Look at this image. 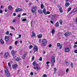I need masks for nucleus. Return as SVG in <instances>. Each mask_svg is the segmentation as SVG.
I'll return each instance as SVG.
<instances>
[{"instance_id":"1","label":"nucleus","mask_w":77,"mask_h":77,"mask_svg":"<svg viewBox=\"0 0 77 77\" xmlns=\"http://www.w3.org/2000/svg\"><path fill=\"white\" fill-rule=\"evenodd\" d=\"M47 43V40L45 39H43V40L42 41V44H43V46H46Z\"/></svg>"},{"instance_id":"2","label":"nucleus","mask_w":77,"mask_h":77,"mask_svg":"<svg viewBox=\"0 0 77 77\" xmlns=\"http://www.w3.org/2000/svg\"><path fill=\"white\" fill-rule=\"evenodd\" d=\"M5 73L6 74V75L7 77L10 76V73L9 72V70L8 69H6L5 71Z\"/></svg>"},{"instance_id":"3","label":"nucleus","mask_w":77,"mask_h":77,"mask_svg":"<svg viewBox=\"0 0 77 77\" xmlns=\"http://www.w3.org/2000/svg\"><path fill=\"white\" fill-rule=\"evenodd\" d=\"M36 8H37V7L36 6L33 7L31 10V12L32 13H35V11H36Z\"/></svg>"},{"instance_id":"4","label":"nucleus","mask_w":77,"mask_h":77,"mask_svg":"<svg viewBox=\"0 0 77 77\" xmlns=\"http://www.w3.org/2000/svg\"><path fill=\"white\" fill-rule=\"evenodd\" d=\"M43 12L44 14L45 15H47V14H50V11H47L46 13V9L45 8H44L43 10Z\"/></svg>"},{"instance_id":"5","label":"nucleus","mask_w":77,"mask_h":77,"mask_svg":"<svg viewBox=\"0 0 77 77\" xmlns=\"http://www.w3.org/2000/svg\"><path fill=\"white\" fill-rule=\"evenodd\" d=\"M23 11V9L18 8L15 9V12H20V11Z\"/></svg>"},{"instance_id":"6","label":"nucleus","mask_w":77,"mask_h":77,"mask_svg":"<svg viewBox=\"0 0 77 77\" xmlns=\"http://www.w3.org/2000/svg\"><path fill=\"white\" fill-rule=\"evenodd\" d=\"M51 62L52 63H54L55 62V57H52Z\"/></svg>"},{"instance_id":"7","label":"nucleus","mask_w":77,"mask_h":77,"mask_svg":"<svg viewBox=\"0 0 77 77\" xmlns=\"http://www.w3.org/2000/svg\"><path fill=\"white\" fill-rule=\"evenodd\" d=\"M9 53H5L4 56L5 58L7 59V58H8V56H9Z\"/></svg>"},{"instance_id":"8","label":"nucleus","mask_w":77,"mask_h":77,"mask_svg":"<svg viewBox=\"0 0 77 77\" xmlns=\"http://www.w3.org/2000/svg\"><path fill=\"white\" fill-rule=\"evenodd\" d=\"M70 35H71V33L69 32L66 33L64 34V35L65 36H69Z\"/></svg>"},{"instance_id":"9","label":"nucleus","mask_w":77,"mask_h":77,"mask_svg":"<svg viewBox=\"0 0 77 77\" xmlns=\"http://www.w3.org/2000/svg\"><path fill=\"white\" fill-rule=\"evenodd\" d=\"M17 51H15L14 50H13L11 51V53L12 54V55L14 56V55H15L16 54V53H17Z\"/></svg>"},{"instance_id":"10","label":"nucleus","mask_w":77,"mask_h":77,"mask_svg":"<svg viewBox=\"0 0 77 77\" xmlns=\"http://www.w3.org/2000/svg\"><path fill=\"white\" fill-rule=\"evenodd\" d=\"M69 48H66L65 49V52H69Z\"/></svg>"},{"instance_id":"11","label":"nucleus","mask_w":77,"mask_h":77,"mask_svg":"<svg viewBox=\"0 0 77 77\" xmlns=\"http://www.w3.org/2000/svg\"><path fill=\"white\" fill-rule=\"evenodd\" d=\"M34 50L35 51H38V47L36 46H35Z\"/></svg>"},{"instance_id":"12","label":"nucleus","mask_w":77,"mask_h":77,"mask_svg":"<svg viewBox=\"0 0 77 77\" xmlns=\"http://www.w3.org/2000/svg\"><path fill=\"white\" fill-rule=\"evenodd\" d=\"M5 39L6 41H9V36H7L5 37Z\"/></svg>"},{"instance_id":"13","label":"nucleus","mask_w":77,"mask_h":77,"mask_svg":"<svg viewBox=\"0 0 77 77\" xmlns=\"http://www.w3.org/2000/svg\"><path fill=\"white\" fill-rule=\"evenodd\" d=\"M38 12L39 14H43V11L42 9L39 10L38 11Z\"/></svg>"},{"instance_id":"14","label":"nucleus","mask_w":77,"mask_h":77,"mask_svg":"<svg viewBox=\"0 0 77 77\" xmlns=\"http://www.w3.org/2000/svg\"><path fill=\"white\" fill-rule=\"evenodd\" d=\"M55 17H56V15L55 14L51 16V19H54V18H55Z\"/></svg>"},{"instance_id":"15","label":"nucleus","mask_w":77,"mask_h":77,"mask_svg":"<svg viewBox=\"0 0 77 77\" xmlns=\"http://www.w3.org/2000/svg\"><path fill=\"white\" fill-rule=\"evenodd\" d=\"M17 67V65L15 64L14 65L12 66V67L13 69H15V68H16Z\"/></svg>"},{"instance_id":"16","label":"nucleus","mask_w":77,"mask_h":77,"mask_svg":"<svg viewBox=\"0 0 77 77\" xmlns=\"http://www.w3.org/2000/svg\"><path fill=\"white\" fill-rule=\"evenodd\" d=\"M59 10L61 13H62V12H63V10H62V7H60L59 9Z\"/></svg>"},{"instance_id":"17","label":"nucleus","mask_w":77,"mask_h":77,"mask_svg":"<svg viewBox=\"0 0 77 77\" xmlns=\"http://www.w3.org/2000/svg\"><path fill=\"white\" fill-rule=\"evenodd\" d=\"M33 69H38V70L40 69L39 68H38V67L37 66V67H33Z\"/></svg>"},{"instance_id":"18","label":"nucleus","mask_w":77,"mask_h":77,"mask_svg":"<svg viewBox=\"0 0 77 77\" xmlns=\"http://www.w3.org/2000/svg\"><path fill=\"white\" fill-rule=\"evenodd\" d=\"M8 7L9 10H12V6L9 5Z\"/></svg>"},{"instance_id":"19","label":"nucleus","mask_w":77,"mask_h":77,"mask_svg":"<svg viewBox=\"0 0 77 77\" xmlns=\"http://www.w3.org/2000/svg\"><path fill=\"white\" fill-rule=\"evenodd\" d=\"M55 27H57L59 26V23L58 22L57 23L55 24Z\"/></svg>"},{"instance_id":"20","label":"nucleus","mask_w":77,"mask_h":77,"mask_svg":"<svg viewBox=\"0 0 77 77\" xmlns=\"http://www.w3.org/2000/svg\"><path fill=\"white\" fill-rule=\"evenodd\" d=\"M0 42H1V44H4V41H3V39H1L0 40Z\"/></svg>"},{"instance_id":"21","label":"nucleus","mask_w":77,"mask_h":77,"mask_svg":"<svg viewBox=\"0 0 77 77\" xmlns=\"http://www.w3.org/2000/svg\"><path fill=\"white\" fill-rule=\"evenodd\" d=\"M70 5V4H69V3L68 2L66 3V6H67V7H68V6H69Z\"/></svg>"},{"instance_id":"22","label":"nucleus","mask_w":77,"mask_h":77,"mask_svg":"<svg viewBox=\"0 0 77 77\" xmlns=\"http://www.w3.org/2000/svg\"><path fill=\"white\" fill-rule=\"evenodd\" d=\"M42 36V34H39L38 36V38H41Z\"/></svg>"},{"instance_id":"23","label":"nucleus","mask_w":77,"mask_h":77,"mask_svg":"<svg viewBox=\"0 0 77 77\" xmlns=\"http://www.w3.org/2000/svg\"><path fill=\"white\" fill-rule=\"evenodd\" d=\"M65 63H66V64L67 65H69V62L66 61H65Z\"/></svg>"},{"instance_id":"24","label":"nucleus","mask_w":77,"mask_h":77,"mask_svg":"<svg viewBox=\"0 0 77 77\" xmlns=\"http://www.w3.org/2000/svg\"><path fill=\"white\" fill-rule=\"evenodd\" d=\"M33 64L34 65V66H36L37 65V64H36V62L34 61L33 63Z\"/></svg>"},{"instance_id":"25","label":"nucleus","mask_w":77,"mask_h":77,"mask_svg":"<svg viewBox=\"0 0 77 77\" xmlns=\"http://www.w3.org/2000/svg\"><path fill=\"white\" fill-rule=\"evenodd\" d=\"M26 56H27V54H24L22 57L24 59L26 57Z\"/></svg>"},{"instance_id":"26","label":"nucleus","mask_w":77,"mask_h":77,"mask_svg":"<svg viewBox=\"0 0 77 77\" xmlns=\"http://www.w3.org/2000/svg\"><path fill=\"white\" fill-rule=\"evenodd\" d=\"M70 65L72 68H73L74 67V64H73V63L72 62L71 63Z\"/></svg>"},{"instance_id":"27","label":"nucleus","mask_w":77,"mask_h":77,"mask_svg":"<svg viewBox=\"0 0 77 77\" xmlns=\"http://www.w3.org/2000/svg\"><path fill=\"white\" fill-rule=\"evenodd\" d=\"M32 34L33 36H34V37H35V32H34L32 31Z\"/></svg>"},{"instance_id":"28","label":"nucleus","mask_w":77,"mask_h":77,"mask_svg":"<svg viewBox=\"0 0 77 77\" xmlns=\"http://www.w3.org/2000/svg\"><path fill=\"white\" fill-rule=\"evenodd\" d=\"M55 30L54 29H53L52 30V32H51V33H52V34H53V33H54V32H55Z\"/></svg>"},{"instance_id":"29","label":"nucleus","mask_w":77,"mask_h":77,"mask_svg":"<svg viewBox=\"0 0 77 77\" xmlns=\"http://www.w3.org/2000/svg\"><path fill=\"white\" fill-rule=\"evenodd\" d=\"M41 9H43L44 8V5H43V4H42L41 5Z\"/></svg>"},{"instance_id":"30","label":"nucleus","mask_w":77,"mask_h":77,"mask_svg":"<svg viewBox=\"0 0 77 77\" xmlns=\"http://www.w3.org/2000/svg\"><path fill=\"white\" fill-rule=\"evenodd\" d=\"M60 23V24H62V20H60L59 21Z\"/></svg>"},{"instance_id":"31","label":"nucleus","mask_w":77,"mask_h":77,"mask_svg":"<svg viewBox=\"0 0 77 77\" xmlns=\"http://www.w3.org/2000/svg\"><path fill=\"white\" fill-rule=\"evenodd\" d=\"M60 43H57V47H59V46H60Z\"/></svg>"},{"instance_id":"32","label":"nucleus","mask_w":77,"mask_h":77,"mask_svg":"<svg viewBox=\"0 0 77 77\" xmlns=\"http://www.w3.org/2000/svg\"><path fill=\"white\" fill-rule=\"evenodd\" d=\"M13 57L15 59L16 58H18V57L14 56V55H13Z\"/></svg>"},{"instance_id":"33","label":"nucleus","mask_w":77,"mask_h":77,"mask_svg":"<svg viewBox=\"0 0 77 77\" xmlns=\"http://www.w3.org/2000/svg\"><path fill=\"white\" fill-rule=\"evenodd\" d=\"M15 60H17V61H19L20 59L18 58H16L15 59Z\"/></svg>"},{"instance_id":"34","label":"nucleus","mask_w":77,"mask_h":77,"mask_svg":"<svg viewBox=\"0 0 77 77\" xmlns=\"http://www.w3.org/2000/svg\"><path fill=\"white\" fill-rule=\"evenodd\" d=\"M42 77H47V75L46 74H44L43 75Z\"/></svg>"},{"instance_id":"35","label":"nucleus","mask_w":77,"mask_h":77,"mask_svg":"<svg viewBox=\"0 0 77 77\" xmlns=\"http://www.w3.org/2000/svg\"><path fill=\"white\" fill-rule=\"evenodd\" d=\"M71 8H69L67 10V11L68 12H69V11H71Z\"/></svg>"},{"instance_id":"36","label":"nucleus","mask_w":77,"mask_h":77,"mask_svg":"<svg viewBox=\"0 0 77 77\" xmlns=\"http://www.w3.org/2000/svg\"><path fill=\"white\" fill-rule=\"evenodd\" d=\"M27 19H26L24 18L23 20H22V21H26Z\"/></svg>"},{"instance_id":"37","label":"nucleus","mask_w":77,"mask_h":77,"mask_svg":"<svg viewBox=\"0 0 77 77\" xmlns=\"http://www.w3.org/2000/svg\"><path fill=\"white\" fill-rule=\"evenodd\" d=\"M33 48V46L32 45H30V46L29 47V49H31L32 48Z\"/></svg>"},{"instance_id":"38","label":"nucleus","mask_w":77,"mask_h":77,"mask_svg":"<svg viewBox=\"0 0 77 77\" xmlns=\"http://www.w3.org/2000/svg\"><path fill=\"white\" fill-rule=\"evenodd\" d=\"M39 60L40 61H42V57H40Z\"/></svg>"},{"instance_id":"39","label":"nucleus","mask_w":77,"mask_h":77,"mask_svg":"<svg viewBox=\"0 0 77 77\" xmlns=\"http://www.w3.org/2000/svg\"><path fill=\"white\" fill-rule=\"evenodd\" d=\"M18 41H15V45H17V42H18Z\"/></svg>"},{"instance_id":"40","label":"nucleus","mask_w":77,"mask_h":77,"mask_svg":"<svg viewBox=\"0 0 77 77\" xmlns=\"http://www.w3.org/2000/svg\"><path fill=\"white\" fill-rule=\"evenodd\" d=\"M69 71V69L68 68H67L66 70V72H68Z\"/></svg>"},{"instance_id":"41","label":"nucleus","mask_w":77,"mask_h":77,"mask_svg":"<svg viewBox=\"0 0 77 77\" xmlns=\"http://www.w3.org/2000/svg\"><path fill=\"white\" fill-rule=\"evenodd\" d=\"M11 29L13 30H15V28L14 27H13V26H11Z\"/></svg>"},{"instance_id":"42","label":"nucleus","mask_w":77,"mask_h":77,"mask_svg":"<svg viewBox=\"0 0 77 77\" xmlns=\"http://www.w3.org/2000/svg\"><path fill=\"white\" fill-rule=\"evenodd\" d=\"M77 47V45H74L73 46V48H76V47Z\"/></svg>"},{"instance_id":"43","label":"nucleus","mask_w":77,"mask_h":77,"mask_svg":"<svg viewBox=\"0 0 77 77\" xmlns=\"http://www.w3.org/2000/svg\"><path fill=\"white\" fill-rule=\"evenodd\" d=\"M9 32L8 31H7L6 32V35H9Z\"/></svg>"},{"instance_id":"44","label":"nucleus","mask_w":77,"mask_h":77,"mask_svg":"<svg viewBox=\"0 0 77 77\" xmlns=\"http://www.w3.org/2000/svg\"><path fill=\"white\" fill-rule=\"evenodd\" d=\"M0 14L3 13V11L2 10H0Z\"/></svg>"},{"instance_id":"45","label":"nucleus","mask_w":77,"mask_h":77,"mask_svg":"<svg viewBox=\"0 0 77 77\" xmlns=\"http://www.w3.org/2000/svg\"><path fill=\"white\" fill-rule=\"evenodd\" d=\"M8 65L9 66V67H11V64L10 63H8Z\"/></svg>"},{"instance_id":"46","label":"nucleus","mask_w":77,"mask_h":77,"mask_svg":"<svg viewBox=\"0 0 77 77\" xmlns=\"http://www.w3.org/2000/svg\"><path fill=\"white\" fill-rule=\"evenodd\" d=\"M30 74L31 75H33V73L32 72H31Z\"/></svg>"},{"instance_id":"47","label":"nucleus","mask_w":77,"mask_h":77,"mask_svg":"<svg viewBox=\"0 0 77 77\" xmlns=\"http://www.w3.org/2000/svg\"><path fill=\"white\" fill-rule=\"evenodd\" d=\"M12 46H10L9 47V49L10 50H12Z\"/></svg>"},{"instance_id":"48","label":"nucleus","mask_w":77,"mask_h":77,"mask_svg":"<svg viewBox=\"0 0 77 77\" xmlns=\"http://www.w3.org/2000/svg\"><path fill=\"white\" fill-rule=\"evenodd\" d=\"M51 46H52L51 44H49L48 45L49 47H50V48L51 47Z\"/></svg>"},{"instance_id":"49","label":"nucleus","mask_w":77,"mask_h":77,"mask_svg":"<svg viewBox=\"0 0 77 77\" xmlns=\"http://www.w3.org/2000/svg\"><path fill=\"white\" fill-rule=\"evenodd\" d=\"M22 15H23V16H24V15H26V13H23L22 14Z\"/></svg>"},{"instance_id":"50","label":"nucleus","mask_w":77,"mask_h":77,"mask_svg":"<svg viewBox=\"0 0 77 77\" xmlns=\"http://www.w3.org/2000/svg\"><path fill=\"white\" fill-rule=\"evenodd\" d=\"M20 15H21V14H18V17L19 18H20V17H21Z\"/></svg>"},{"instance_id":"51","label":"nucleus","mask_w":77,"mask_h":77,"mask_svg":"<svg viewBox=\"0 0 77 77\" xmlns=\"http://www.w3.org/2000/svg\"><path fill=\"white\" fill-rule=\"evenodd\" d=\"M54 63H52V64L51 65V66H54Z\"/></svg>"},{"instance_id":"52","label":"nucleus","mask_w":77,"mask_h":77,"mask_svg":"<svg viewBox=\"0 0 77 77\" xmlns=\"http://www.w3.org/2000/svg\"><path fill=\"white\" fill-rule=\"evenodd\" d=\"M50 63V62L49 61H47L46 62V64H48V63Z\"/></svg>"},{"instance_id":"53","label":"nucleus","mask_w":77,"mask_h":77,"mask_svg":"<svg viewBox=\"0 0 77 77\" xmlns=\"http://www.w3.org/2000/svg\"><path fill=\"white\" fill-rule=\"evenodd\" d=\"M5 12H8V9H5Z\"/></svg>"},{"instance_id":"54","label":"nucleus","mask_w":77,"mask_h":77,"mask_svg":"<svg viewBox=\"0 0 77 77\" xmlns=\"http://www.w3.org/2000/svg\"><path fill=\"white\" fill-rule=\"evenodd\" d=\"M60 49H61V48H62V46L61 45H60Z\"/></svg>"},{"instance_id":"55","label":"nucleus","mask_w":77,"mask_h":77,"mask_svg":"<svg viewBox=\"0 0 77 77\" xmlns=\"http://www.w3.org/2000/svg\"><path fill=\"white\" fill-rule=\"evenodd\" d=\"M39 43H41V39H40L39 40Z\"/></svg>"},{"instance_id":"56","label":"nucleus","mask_w":77,"mask_h":77,"mask_svg":"<svg viewBox=\"0 0 77 77\" xmlns=\"http://www.w3.org/2000/svg\"><path fill=\"white\" fill-rule=\"evenodd\" d=\"M75 53H77V50H75L74 51Z\"/></svg>"},{"instance_id":"57","label":"nucleus","mask_w":77,"mask_h":77,"mask_svg":"<svg viewBox=\"0 0 77 77\" xmlns=\"http://www.w3.org/2000/svg\"><path fill=\"white\" fill-rule=\"evenodd\" d=\"M13 23H15V19H14L13 20Z\"/></svg>"},{"instance_id":"58","label":"nucleus","mask_w":77,"mask_h":77,"mask_svg":"<svg viewBox=\"0 0 77 77\" xmlns=\"http://www.w3.org/2000/svg\"><path fill=\"white\" fill-rule=\"evenodd\" d=\"M76 12H77V10H75V11H73V13H75Z\"/></svg>"},{"instance_id":"59","label":"nucleus","mask_w":77,"mask_h":77,"mask_svg":"<svg viewBox=\"0 0 77 77\" xmlns=\"http://www.w3.org/2000/svg\"><path fill=\"white\" fill-rule=\"evenodd\" d=\"M51 23L52 24H53V21L52 20L51 21Z\"/></svg>"},{"instance_id":"60","label":"nucleus","mask_w":77,"mask_h":77,"mask_svg":"<svg viewBox=\"0 0 77 77\" xmlns=\"http://www.w3.org/2000/svg\"><path fill=\"white\" fill-rule=\"evenodd\" d=\"M34 59H35V57H32V60H34Z\"/></svg>"},{"instance_id":"61","label":"nucleus","mask_w":77,"mask_h":77,"mask_svg":"<svg viewBox=\"0 0 77 77\" xmlns=\"http://www.w3.org/2000/svg\"><path fill=\"white\" fill-rule=\"evenodd\" d=\"M10 36H12V33H10Z\"/></svg>"},{"instance_id":"62","label":"nucleus","mask_w":77,"mask_h":77,"mask_svg":"<svg viewBox=\"0 0 77 77\" xmlns=\"http://www.w3.org/2000/svg\"><path fill=\"white\" fill-rule=\"evenodd\" d=\"M13 15L14 16H15L16 15V14H15V13H14Z\"/></svg>"},{"instance_id":"63","label":"nucleus","mask_w":77,"mask_h":77,"mask_svg":"<svg viewBox=\"0 0 77 77\" xmlns=\"http://www.w3.org/2000/svg\"><path fill=\"white\" fill-rule=\"evenodd\" d=\"M73 12V11H72L70 13V14H71Z\"/></svg>"},{"instance_id":"64","label":"nucleus","mask_w":77,"mask_h":77,"mask_svg":"<svg viewBox=\"0 0 77 77\" xmlns=\"http://www.w3.org/2000/svg\"><path fill=\"white\" fill-rule=\"evenodd\" d=\"M19 37H20V38H21V35H19Z\"/></svg>"}]
</instances>
